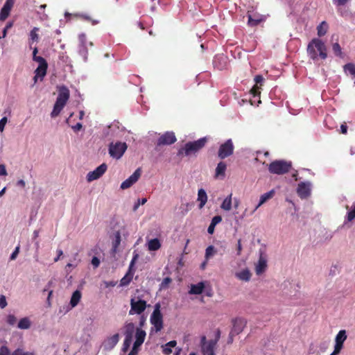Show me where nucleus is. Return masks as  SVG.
Here are the masks:
<instances>
[{"instance_id":"nucleus-9","label":"nucleus","mask_w":355,"mask_h":355,"mask_svg":"<svg viewBox=\"0 0 355 355\" xmlns=\"http://www.w3.org/2000/svg\"><path fill=\"white\" fill-rule=\"evenodd\" d=\"M37 60L39 65L35 71V75L33 78L35 83L37 82L38 78H40L41 80L43 79L46 74L48 68L47 62L44 58H37Z\"/></svg>"},{"instance_id":"nucleus-51","label":"nucleus","mask_w":355,"mask_h":355,"mask_svg":"<svg viewBox=\"0 0 355 355\" xmlns=\"http://www.w3.org/2000/svg\"><path fill=\"white\" fill-rule=\"evenodd\" d=\"M8 121L7 117L4 116L0 120V132H3Z\"/></svg>"},{"instance_id":"nucleus-32","label":"nucleus","mask_w":355,"mask_h":355,"mask_svg":"<svg viewBox=\"0 0 355 355\" xmlns=\"http://www.w3.org/2000/svg\"><path fill=\"white\" fill-rule=\"evenodd\" d=\"M31 327V321L28 318H21L17 324V327L20 329H28Z\"/></svg>"},{"instance_id":"nucleus-56","label":"nucleus","mask_w":355,"mask_h":355,"mask_svg":"<svg viewBox=\"0 0 355 355\" xmlns=\"http://www.w3.org/2000/svg\"><path fill=\"white\" fill-rule=\"evenodd\" d=\"M343 347V345L336 343V345L334 347V354H339L340 350L342 349Z\"/></svg>"},{"instance_id":"nucleus-14","label":"nucleus","mask_w":355,"mask_h":355,"mask_svg":"<svg viewBox=\"0 0 355 355\" xmlns=\"http://www.w3.org/2000/svg\"><path fill=\"white\" fill-rule=\"evenodd\" d=\"M14 0H6L0 11V21H4L8 17L10 12L13 7Z\"/></svg>"},{"instance_id":"nucleus-34","label":"nucleus","mask_w":355,"mask_h":355,"mask_svg":"<svg viewBox=\"0 0 355 355\" xmlns=\"http://www.w3.org/2000/svg\"><path fill=\"white\" fill-rule=\"evenodd\" d=\"M346 338V331L345 330H340L336 336V343L343 345Z\"/></svg>"},{"instance_id":"nucleus-35","label":"nucleus","mask_w":355,"mask_h":355,"mask_svg":"<svg viewBox=\"0 0 355 355\" xmlns=\"http://www.w3.org/2000/svg\"><path fill=\"white\" fill-rule=\"evenodd\" d=\"M177 345V342L175 340H171L167 343L164 347H163V352L165 354H169L171 353L172 350L171 347H174Z\"/></svg>"},{"instance_id":"nucleus-25","label":"nucleus","mask_w":355,"mask_h":355,"mask_svg":"<svg viewBox=\"0 0 355 355\" xmlns=\"http://www.w3.org/2000/svg\"><path fill=\"white\" fill-rule=\"evenodd\" d=\"M198 200L200 202V208H202L207 201V196L205 191L203 189H200L198 190Z\"/></svg>"},{"instance_id":"nucleus-10","label":"nucleus","mask_w":355,"mask_h":355,"mask_svg":"<svg viewBox=\"0 0 355 355\" xmlns=\"http://www.w3.org/2000/svg\"><path fill=\"white\" fill-rule=\"evenodd\" d=\"M107 166L103 163L93 171H90L87 175V180L90 182L100 178L107 171Z\"/></svg>"},{"instance_id":"nucleus-19","label":"nucleus","mask_w":355,"mask_h":355,"mask_svg":"<svg viewBox=\"0 0 355 355\" xmlns=\"http://www.w3.org/2000/svg\"><path fill=\"white\" fill-rule=\"evenodd\" d=\"M119 340V334H115L111 337L108 338L105 341V347L108 349H112L114 347V346L118 343Z\"/></svg>"},{"instance_id":"nucleus-12","label":"nucleus","mask_w":355,"mask_h":355,"mask_svg":"<svg viewBox=\"0 0 355 355\" xmlns=\"http://www.w3.org/2000/svg\"><path fill=\"white\" fill-rule=\"evenodd\" d=\"M141 175L140 168H137L132 175H131L128 179L123 181L121 184V189H126L130 188L133 184H135Z\"/></svg>"},{"instance_id":"nucleus-64","label":"nucleus","mask_w":355,"mask_h":355,"mask_svg":"<svg viewBox=\"0 0 355 355\" xmlns=\"http://www.w3.org/2000/svg\"><path fill=\"white\" fill-rule=\"evenodd\" d=\"M341 133L347 134V126L345 124H342L340 126Z\"/></svg>"},{"instance_id":"nucleus-13","label":"nucleus","mask_w":355,"mask_h":355,"mask_svg":"<svg viewBox=\"0 0 355 355\" xmlns=\"http://www.w3.org/2000/svg\"><path fill=\"white\" fill-rule=\"evenodd\" d=\"M297 193L301 198H306L311 194V184L309 182H301L298 184Z\"/></svg>"},{"instance_id":"nucleus-59","label":"nucleus","mask_w":355,"mask_h":355,"mask_svg":"<svg viewBox=\"0 0 355 355\" xmlns=\"http://www.w3.org/2000/svg\"><path fill=\"white\" fill-rule=\"evenodd\" d=\"M7 171L5 165L0 164V176L1 175H6Z\"/></svg>"},{"instance_id":"nucleus-22","label":"nucleus","mask_w":355,"mask_h":355,"mask_svg":"<svg viewBox=\"0 0 355 355\" xmlns=\"http://www.w3.org/2000/svg\"><path fill=\"white\" fill-rule=\"evenodd\" d=\"M205 288V284L202 282L198 283L197 284H191V289L189 291L190 294L199 295L201 294Z\"/></svg>"},{"instance_id":"nucleus-46","label":"nucleus","mask_w":355,"mask_h":355,"mask_svg":"<svg viewBox=\"0 0 355 355\" xmlns=\"http://www.w3.org/2000/svg\"><path fill=\"white\" fill-rule=\"evenodd\" d=\"M146 202V198L138 199L133 206V211H135L141 205H144Z\"/></svg>"},{"instance_id":"nucleus-26","label":"nucleus","mask_w":355,"mask_h":355,"mask_svg":"<svg viewBox=\"0 0 355 355\" xmlns=\"http://www.w3.org/2000/svg\"><path fill=\"white\" fill-rule=\"evenodd\" d=\"M82 297L81 292L78 290L75 291L71 297L70 304L71 307H75L79 303Z\"/></svg>"},{"instance_id":"nucleus-20","label":"nucleus","mask_w":355,"mask_h":355,"mask_svg":"<svg viewBox=\"0 0 355 355\" xmlns=\"http://www.w3.org/2000/svg\"><path fill=\"white\" fill-rule=\"evenodd\" d=\"M227 169V165L224 162H220L216 168L215 172L216 178H223L225 175V171Z\"/></svg>"},{"instance_id":"nucleus-31","label":"nucleus","mask_w":355,"mask_h":355,"mask_svg":"<svg viewBox=\"0 0 355 355\" xmlns=\"http://www.w3.org/2000/svg\"><path fill=\"white\" fill-rule=\"evenodd\" d=\"M236 276L241 280L248 282L250 279L251 273L248 269H245L236 273Z\"/></svg>"},{"instance_id":"nucleus-40","label":"nucleus","mask_w":355,"mask_h":355,"mask_svg":"<svg viewBox=\"0 0 355 355\" xmlns=\"http://www.w3.org/2000/svg\"><path fill=\"white\" fill-rule=\"evenodd\" d=\"M346 218L349 222L352 221L355 218V202L353 204L352 209L347 212Z\"/></svg>"},{"instance_id":"nucleus-27","label":"nucleus","mask_w":355,"mask_h":355,"mask_svg":"<svg viewBox=\"0 0 355 355\" xmlns=\"http://www.w3.org/2000/svg\"><path fill=\"white\" fill-rule=\"evenodd\" d=\"M135 332V324L132 322L128 323L125 325L124 335L125 338L132 339Z\"/></svg>"},{"instance_id":"nucleus-1","label":"nucleus","mask_w":355,"mask_h":355,"mask_svg":"<svg viewBox=\"0 0 355 355\" xmlns=\"http://www.w3.org/2000/svg\"><path fill=\"white\" fill-rule=\"evenodd\" d=\"M307 53L313 60H316L318 58L325 60L327 57L326 46L320 39L315 38L309 42Z\"/></svg>"},{"instance_id":"nucleus-44","label":"nucleus","mask_w":355,"mask_h":355,"mask_svg":"<svg viewBox=\"0 0 355 355\" xmlns=\"http://www.w3.org/2000/svg\"><path fill=\"white\" fill-rule=\"evenodd\" d=\"M137 258V255H135L132 261H130V266H129V268H128V270L126 273L128 274H130L133 276L134 275V273H135V270L133 269V267H134V265H135V261Z\"/></svg>"},{"instance_id":"nucleus-6","label":"nucleus","mask_w":355,"mask_h":355,"mask_svg":"<svg viewBox=\"0 0 355 355\" xmlns=\"http://www.w3.org/2000/svg\"><path fill=\"white\" fill-rule=\"evenodd\" d=\"M128 146L125 142H112L109 145V154L114 159H120L125 152Z\"/></svg>"},{"instance_id":"nucleus-16","label":"nucleus","mask_w":355,"mask_h":355,"mask_svg":"<svg viewBox=\"0 0 355 355\" xmlns=\"http://www.w3.org/2000/svg\"><path fill=\"white\" fill-rule=\"evenodd\" d=\"M146 331L142 330L140 328H137L135 333V341L134 343V345L135 347H140L144 342L146 338Z\"/></svg>"},{"instance_id":"nucleus-48","label":"nucleus","mask_w":355,"mask_h":355,"mask_svg":"<svg viewBox=\"0 0 355 355\" xmlns=\"http://www.w3.org/2000/svg\"><path fill=\"white\" fill-rule=\"evenodd\" d=\"M6 322L10 325H14L17 322V318L14 315L9 314L7 316Z\"/></svg>"},{"instance_id":"nucleus-63","label":"nucleus","mask_w":355,"mask_h":355,"mask_svg":"<svg viewBox=\"0 0 355 355\" xmlns=\"http://www.w3.org/2000/svg\"><path fill=\"white\" fill-rule=\"evenodd\" d=\"M208 342L207 341V338L205 336H202L200 339V345L201 347H202L205 345H206Z\"/></svg>"},{"instance_id":"nucleus-37","label":"nucleus","mask_w":355,"mask_h":355,"mask_svg":"<svg viewBox=\"0 0 355 355\" xmlns=\"http://www.w3.org/2000/svg\"><path fill=\"white\" fill-rule=\"evenodd\" d=\"M120 243H121V234H120V232H116L115 234L114 241L112 242V249L114 252L116 251Z\"/></svg>"},{"instance_id":"nucleus-2","label":"nucleus","mask_w":355,"mask_h":355,"mask_svg":"<svg viewBox=\"0 0 355 355\" xmlns=\"http://www.w3.org/2000/svg\"><path fill=\"white\" fill-rule=\"evenodd\" d=\"M69 96L70 92L69 89L64 85L60 87L58 89V96L54 104L53 110L51 114V117H55L60 114V112L68 101Z\"/></svg>"},{"instance_id":"nucleus-41","label":"nucleus","mask_w":355,"mask_h":355,"mask_svg":"<svg viewBox=\"0 0 355 355\" xmlns=\"http://www.w3.org/2000/svg\"><path fill=\"white\" fill-rule=\"evenodd\" d=\"M215 253V249L213 245H209L205 250V259L208 260Z\"/></svg>"},{"instance_id":"nucleus-7","label":"nucleus","mask_w":355,"mask_h":355,"mask_svg":"<svg viewBox=\"0 0 355 355\" xmlns=\"http://www.w3.org/2000/svg\"><path fill=\"white\" fill-rule=\"evenodd\" d=\"M147 303L144 300H135V298L130 300V315L141 314L146 309Z\"/></svg>"},{"instance_id":"nucleus-28","label":"nucleus","mask_w":355,"mask_h":355,"mask_svg":"<svg viewBox=\"0 0 355 355\" xmlns=\"http://www.w3.org/2000/svg\"><path fill=\"white\" fill-rule=\"evenodd\" d=\"M328 28V24L325 21H322L317 27L318 35L319 37L324 36L327 33Z\"/></svg>"},{"instance_id":"nucleus-52","label":"nucleus","mask_w":355,"mask_h":355,"mask_svg":"<svg viewBox=\"0 0 355 355\" xmlns=\"http://www.w3.org/2000/svg\"><path fill=\"white\" fill-rule=\"evenodd\" d=\"M19 252V246L18 245L15 248V250L11 254L10 259L11 260H15L17 258Z\"/></svg>"},{"instance_id":"nucleus-42","label":"nucleus","mask_w":355,"mask_h":355,"mask_svg":"<svg viewBox=\"0 0 355 355\" xmlns=\"http://www.w3.org/2000/svg\"><path fill=\"white\" fill-rule=\"evenodd\" d=\"M132 339L125 338L123 344V347H122V351L123 352H126L129 349L130 345L132 343Z\"/></svg>"},{"instance_id":"nucleus-39","label":"nucleus","mask_w":355,"mask_h":355,"mask_svg":"<svg viewBox=\"0 0 355 355\" xmlns=\"http://www.w3.org/2000/svg\"><path fill=\"white\" fill-rule=\"evenodd\" d=\"M345 72H349L351 75L355 76V64L353 63H347L343 67Z\"/></svg>"},{"instance_id":"nucleus-55","label":"nucleus","mask_w":355,"mask_h":355,"mask_svg":"<svg viewBox=\"0 0 355 355\" xmlns=\"http://www.w3.org/2000/svg\"><path fill=\"white\" fill-rule=\"evenodd\" d=\"M0 355H9V349L6 346H2L0 348Z\"/></svg>"},{"instance_id":"nucleus-33","label":"nucleus","mask_w":355,"mask_h":355,"mask_svg":"<svg viewBox=\"0 0 355 355\" xmlns=\"http://www.w3.org/2000/svg\"><path fill=\"white\" fill-rule=\"evenodd\" d=\"M332 51L336 56L339 57L340 58H343L344 57L342 49L338 42H335L332 44Z\"/></svg>"},{"instance_id":"nucleus-4","label":"nucleus","mask_w":355,"mask_h":355,"mask_svg":"<svg viewBox=\"0 0 355 355\" xmlns=\"http://www.w3.org/2000/svg\"><path fill=\"white\" fill-rule=\"evenodd\" d=\"M150 322L153 326L151 328V332H153L154 330L155 332H159L163 329V315L161 313V305L159 303L155 304L154 310L150 318Z\"/></svg>"},{"instance_id":"nucleus-21","label":"nucleus","mask_w":355,"mask_h":355,"mask_svg":"<svg viewBox=\"0 0 355 355\" xmlns=\"http://www.w3.org/2000/svg\"><path fill=\"white\" fill-rule=\"evenodd\" d=\"M248 26L252 27L257 26L264 20L263 17L259 15H254V17H252V15H248Z\"/></svg>"},{"instance_id":"nucleus-38","label":"nucleus","mask_w":355,"mask_h":355,"mask_svg":"<svg viewBox=\"0 0 355 355\" xmlns=\"http://www.w3.org/2000/svg\"><path fill=\"white\" fill-rule=\"evenodd\" d=\"M39 28L34 27L30 32V40L32 42H38L39 40V35L37 34V32L39 31Z\"/></svg>"},{"instance_id":"nucleus-62","label":"nucleus","mask_w":355,"mask_h":355,"mask_svg":"<svg viewBox=\"0 0 355 355\" xmlns=\"http://www.w3.org/2000/svg\"><path fill=\"white\" fill-rule=\"evenodd\" d=\"M57 253L58 256L54 259L55 262H57L60 259V257L63 254V252L62 250H58Z\"/></svg>"},{"instance_id":"nucleus-36","label":"nucleus","mask_w":355,"mask_h":355,"mask_svg":"<svg viewBox=\"0 0 355 355\" xmlns=\"http://www.w3.org/2000/svg\"><path fill=\"white\" fill-rule=\"evenodd\" d=\"M133 276L130 274L126 273L125 275L121 279L120 286H128L132 279Z\"/></svg>"},{"instance_id":"nucleus-45","label":"nucleus","mask_w":355,"mask_h":355,"mask_svg":"<svg viewBox=\"0 0 355 355\" xmlns=\"http://www.w3.org/2000/svg\"><path fill=\"white\" fill-rule=\"evenodd\" d=\"M79 53L83 57L84 60L87 61L88 56L87 45H85V48H84L83 46H80V48L79 49Z\"/></svg>"},{"instance_id":"nucleus-58","label":"nucleus","mask_w":355,"mask_h":355,"mask_svg":"<svg viewBox=\"0 0 355 355\" xmlns=\"http://www.w3.org/2000/svg\"><path fill=\"white\" fill-rule=\"evenodd\" d=\"M139 347H135V345H133V347L130 352V353L128 355H137L138 354V349Z\"/></svg>"},{"instance_id":"nucleus-17","label":"nucleus","mask_w":355,"mask_h":355,"mask_svg":"<svg viewBox=\"0 0 355 355\" xmlns=\"http://www.w3.org/2000/svg\"><path fill=\"white\" fill-rule=\"evenodd\" d=\"M246 322L242 318H236L233 320V329L232 331L236 334H240L245 327Z\"/></svg>"},{"instance_id":"nucleus-29","label":"nucleus","mask_w":355,"mask_h":355,"mask_svg":"<svg viewBox=\"0 0 355 355\" xmlns=\"http://www.w3.org/2000/svg\"><path fill=\"white\" fill-rule=\"evenodd\" d=\"M161 248V243L158 239H153L148 241V248L150 251H155Z\"/></svg>"},{"instance_id":"nucleus-49","label":"nucleus","mask_w":355,"mask_h":355,"mask_svg":"<svg viewBox=\"0 0 355 355\" xmlns=\"http://www.w3.org/2000/svg\"><path fill=\"white\" fill-rule=\"evenodd\" d=\"M79 41L80 42V46H83L85 48V45H87V37L85 33H81L79 35Z\"/></svg>"},{"instance_id":"nucleus-30","label":"nucleus","mask_w":355,"mask_h":355,"mask_svg":"<svg viewBox=\"0 0 355 355\" xmlns=\"http://www.w3.org/2000/svg\"><path fill=\"white\" fill-rule=\"evenodd\" d=\"M232 194L230 193L227 198H225L222 202L220 207L222 209L225 211H230L232 209Z\"/></svg>"},{"instance_id":"nucleus-60","label":"nucleus","mask_w":355,"mask_h":355,"mask_svg":"<svg viewBox=\"0 0 355 355\" xmlns=\"http://www.w3.org/2000/svg\"><path fill=\"white\" fill-rule=\"evenodd\" d=\"M71 128L74 132H78L82 129L83 125L80 123H78L75 125H73Z\"/></svg>"},{"instance_id":"nucleus-5","label":"nucleus","mask_w":355,"mask_h":355,"mask_svg":"<svg viewBox=\"0 0 355 355\" xmlns=\"http://www.w3.org/2000/svg\"><path fill=\"white\" fill-rule=\"evenodd\" d=\"M206 142L207 139L205 137L192 142H188L183 148L179 150L178 154L184 153L187 156L191 153H195L202 148L205 146Z\"/></svg>"},{"instance_id":"nucleus-11","label":"nucleus","mask_w":355,"mask_h":355,"mask_svg":"<svg viewBox=\"0 0 355 355\" xmlns=\"http://www.w3.org/2000/svg\"><path fill=\"white\" fill-rule=\"evenodd\" d=\"M177 141L176 137L173 132H166L162 135L157 141V146L171 145Z\"/></svg>"},{"instance_id":"nucleus-54","label":"nucleus","mask_w":355,"mask_h":355,"mask_svg":"<svg viewBox=\"0 0 355 355\" xmlns=\"http://www.w3.org/2000/svg\"><path fill=\"white\" fill-rule=\"evenodd\" d=\"M37 52H38L37 48V47H35V48H34V49H33V60L35 62H38L37 58H42V57H41V56H37Z\"/></svg>"},{"instance_id":"nucleus-57","label":"nucleus","mask_w":355,"mask_h":355,"mask_svg":"<svg viewBox=\"0 0 355 355\" xmlns=\"http://www.w3.org/2000/svg\"><path fill=\"white\" fill-rule=\"evenodd\" d=\"M254 80L255 82V85H258V84L261 83L263 81V78L261 75L255 76Z\"/></svg>"},{"instance_id":"nucleus-15","label":"nucleus","mask_w":355,"mask_h":355,"mask_svg":"<svg viewBox=\"0 0 355 355\" xmlns=\"http://www.w3.org/2000/svg\"><path fill=\"white\" fill-rule=\"evenodd\" d=\"M216 341L210 340L208 343L202 347V351L204 355H215L214 349L216 346Z\"/></svg>"},{"instance_id":"nucleus-50","label":"nucleus","mask_w":355,"mask_h":355,"mask_svg":"<svg viewBox=\"0 0 355 355\" xmlns=\"http://www.w3.org/2000/svg\"><path fill=\"white\" fill-rule=\"evenodd\" d=\"M7 301L6 296L3 295H0V307L4 309L7 306Z\"/></svg>"},{"instance_id":"nucleus-18","label":"nucleus","mask_w":355,"mask_h":355,"mask_svg":"<svg viewBox=\"0 0 355 355\" xmlns=\"http://www.w3.org/2000/svg\"><path fill=\"white\" fill-rule=\"evenodd\" d=\"M267 268V261L266 259L263 256L262 254H261L258 263L256 266V273L257 275H261L262 274Z\"/></svg>"},{"instance_id":"nucleus-8","label":"nucleus","mask_w":355,"mask_h":355,"mask_svg":"<svg viewBox=\"0 0 355 355\" xmlns=\"http://www.w3.org/2000/svg\"><path fill=\"white\" fill-rule=\"evenodd\" d=\"M234 145L232 139L227 140L224 144H221L219 147L218 156L221 159H223L234 153Z\"/></svg>"},{"instance_id":"nucleus-47","label":"nucleus","mask_w":355,"mask_h":355,"mask_svg":"<svg viewBox=\"0 0 355 355\" xmlns=\"http://www.w3.org/2000/svg\"><path fill=\"white\" fill-rule=\"evenodd\" d=\"M334 4L337 7L345 6L350 0H332Z\"/></svg>"},{"instance_id":"nucleus-23","label":"nucleus","mask_w":355,"mask_h":355,"mask_svg":"<svg viewBox=\"0 0 355 355\" xmlns=\"http://www.w3.org/2000/svg\"><path fill=\"white\" fill-rule=\"evenodd\" d=\"M273 196H274L273 191H270L261 195L260 197V200H259V204L256 206V207L254 208V209L253 210L252 212L254 213L261 205L265 203L268 200L272 198L273 197Z\"/></svg>"},{"instance_id":"nucleus-3","label":"nucleus","mask_w":355,"mask_h":355,"mask_svg":"<svg viewBox=\"0 0 355 355\" xmlns=\"http://www.w3.org/2000/svg\"><path fill=\"white\" fill-rule=\"evenodd\" d=\"M292 168V162L284 159L275 160L268 167V171L272 174L284 175Z\"/></svg>"},{"instance_id":"nucleus-61","label":"nucleus","mask_w":355,"mask_h":355,"mask_svg":"<svg viewBox=\"0 0 355 355\" xmlns=\"http://www.w3.org/2000/svg\"><path fill=\"white\" fill-rule=\"evenodd\" d=\"M12 355H25L24 352L21 349H17L12 353Z\"/></svg>"},{"instance_id":"nucleus-24","label":"nucleus","mask_w":355,"mask_h":355,"mask_svg":"<svg viewBox=\"0 0 355 355\" xmlns=\"http://www.w3.org/2000/svg\"><path fill=\"white\" fill-rule=\"evenodd\" d=\"M222 221V217L220 216H215L211 219V223L208 227L207 232L209 234H213L215 230L216 225Z\"/></svg>"},{"instance_id":"nucleus-43","label":"nucleus","mask_w":355,"mask_h":355,"mask_svg":"<svg viewBox=\"0 0 355 355\" xmlns=\"http://www.w3.org/2000/svg\"><path fill=\"white\" fill-rule=\"evenodd\" d=\"M261 87L257 85H254L250 90V93L253 95L254 97L259 96L261 94Z\"/></svg>"},{"instance_id":"nucleus-53","label":"nucleus","mask_w":355,"mask_h":355,"mask_svg":"<svg viewBox=\"0 0 355 355\" xmlns=\"http://www.w3.org/2000/svg\"><path fill=\"white\" fill-rule=\"evenodd\" d=\"M92 264L94 268H97L100 265V260L98 257H94L92 259Z\"/></svg>"}]
</instances>
